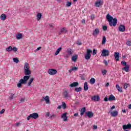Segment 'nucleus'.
Masks as SVG:
<instances>
[{
    "instance_id": "4468645a",
    "label": "nucleus",
    "mask_w": 131,
    "mask_h": 131,
    "mask_svg": "<svg viewBox=\"0 0 131 131\" xmlns=\"http://www.w3.org/2000/svg\"><path fill=\"white\" fill-rule=\"evenodd\" d=\"M119 31H120V32H124L125 31V26L121 25L119 27Z\"/></svg>"
},
{
    "instance_id": "13d9d810",
    "label": "nucleus",
    "mask_w": 131,
    "mask_h": 131,
    "mask_svg": "<svg viewBox=\"0 0 131 131\" xmlns=\"http://www.w3.org/2000/svg\"><path fill=\"white\" fill-rule=\"evenodd\" d=\"M49 116H50V113L49 112L46 113V117H48Z\"/></svg>"
},
{
    "instance_id": "f704fd0d",
    "label": "nucleus",
    "mask_w": 131,
    "mask_h": 131,
    "mask_svg": "<svg viewBox=\"0 0 131 131\" xmlns=\"http://www.w3.org/2000/svg\"><path fill=\"white\" fill-rule=\"evenodd\" d=\"M96 82V79L94 78H92L90 79V83L91 84H94V83H95Z\"/></svg>"
},
{
    "instance_id": "6e6d98bb",
    "label": "nucleus",
    "mask_w": 131,
    "mask_h": 131,
    "mask_svg": "<svg viewBox=\"0 0 131 131\" xmlns=\"http://www.w3.org/2000/svg\"><path fill=\"white\" fill-rule=\"evenodd\" d=\"M65 30H66V29H65V28H63L61 29V32H64Z\"/></svg>"
},
{
    "instance_id": "37998d69",
    "label": "nucleus",
    "mask_w": 131,
    "mask_h": 131,
    "mask_svg": "<svg viewBox=\"0 0 131 131\" xmlns=\"http://www.w3.org/2000/svg\"><path fill=\"white\" fill-rule=\"evenodd\" d=\"M102 73L103 75H105V74H106V73H107V70H104L102 71Z\"/></svg>"
},
{
    "instance_id": "0e129e2a",
    "label": "nucleus",
    "mask_w": 131,
    "mask_h": 131,
    "mask_svg": "<svg viewBox=\"0 0 131 131\" xmlns=\"http://www.w3.org/2000/svg\"><path fill=\"white\" fill-rule=\"evenodd\" d=\"M61 108H62V105H59L58 106V107H57V109H61Z\"/></svg>"
},
{
    "instance_id": "4be33fe9",
    "label": "nucleus",
    "mask_w": 131,
    "mask_h": 131,
    "mask_svg": "<svg viewBox=\"0 0 131 131\" xmlns=\"http://www.w3.org/2000/svg\"><path fill=\"white\" fill-rule=\"evenodd\" d=\"M78 58V56H77V55H73L72 57V61H73V62H76L77 61Z\"/></svg>"
},
{
    "instance_id": "c03bdc74",
    "label": "nucleus",
    "mask_w": 131,
    "mask_h": 131,
    "mask_svg": "<svg viewBox=\"0 0 131 131\" xmlns=\"http://www.w3.org/2000/svg\"><path fill=\"white\" fill-rule=\"evenodd\" d=\"M90 18L91 20H94V19H95V15L92 14L91 16H90Z\"/></svg>"
},
{
    "instance_id": "a19ab883",
    "label": "nucleus",
    "mask_w": 131,
    "mask_h": 131,
    "mask_svg": "<svg viewBox=\"0 0 131 131\" xmlns=\"http://www.w3.org/2000/svg\"><path fill=\"white\" fill-rule=\"evenodd\" d=\"M102 29L104 31H106L108 29V27L106 26H103L102 27Z\"/></svg>"
},
{
    "instance_id": "423d86ee",
    "label": "nucleus",
    "mask_w": 131,
    "mask_h": 131,
    "mask_svg": "<svg viewBox=\"0 0 131 131\" xmlns=\"http://www.w3.org/2000/svg\"><path fill=\"white\" fill-rule=\"evenodd\" d=\"M101 56H102V57H107L109 56V50L103 49L102 50Z\"/></svg>"
},
{
    "instance_id": "5fc2aeb1",
    "label": "nucleus",
    "mask_w": 131,
    "mask_h": 131,
    "mask_svg": "<svg viewBox=\"0 0 131 131\" xmlns=\"http://www.w3.org/2000/svg\"><path fill=\"white\" fill-rule=\"evenodd\" d=\"M108 97H105V98L104 99V101H105V102H108Z\"/></svg>"
},
{
    "instance_id": "8fccbe9b",
    "label": "nucleus",
    "mask_w": 131,
    "mask_h": 131,
    "mask_svg": "<svg viewBox=\"0 0 131 131\" xmlns=\"http://www.w3.org/2000/svg\"><path fill=\"white\" fill-rule=\"evenodd\" d=\"M98 129V126L95 125H93V129L96 130V129Z\"/></svg>"
},
{
    "instance_id": "4d7b16f0",
    "label": "nucleus",
    "mask_w": 131,
    "mask_h": 131,
    "mask_svg": "<svg viewBox=\"0 0 131 131\" xmlns=\"http://www.w3.org/2000/svg\"><path fill=\"white\" fill-rule=\"evenodd\" d=\"M77 45L78 46H81V42H79L78 41H77Z\"/></svg>"
},
{
    "instance_id": "6e6552de",
    "label": "nucleus",
    "mask_w": 131,
    "mask_h": 131,
    "mask_svg": "<svg viewBox=\"0 0 131 131\" xmlns=\"http://www.w3.org/2000/svg\"><path fill=\"white\" fill-rule=\"evenodd\" d=\"M92 101H94V102H99L100 101V96H94L91 97Z\"/></svg>"
},
{
    "instance_id": "680f3d73",
    "label": "nucleus",
    "mask_w": 131,
    "mask_h": 131,
    "mask_svg": "<svg viewBox=\"0 0 131 131\" xmlns=\"http://www.w3.org/2000/svg\"><path fill=\"white\" fill-rule=\"evenodd\" d=\"M81 80H84L85 79L84 78V77L82 76H81Z\"/></svg>"
},
{
    "instance_id": "c756f323",
    "label": "nucleus",
    "mask_w": 131,
    "mask_h": 131,
    "mask_svg": "<svg viewBox=\"0 0 131 131\" xmlns=\"http://www.w3.org/2000/svg\"><path fill=\"white\" fill-rule=\"evenodd\" d=\"M33 80H34V78H31L29 81L28 82V86H30L31 85V83L33 82Z\"/></svg>"
},
{
    "instance_id": "2eb2a0df",
    "label": "nucleus",
    "mask_w": 131,
    "mask_h": 131,
    "mask_svg": "<svg viewBox=\"0 0 131 131\" xmlns=\"http://www.w3.org/2000/svg\"><path fill=\"white\" fill-rule=\"evenodd\" d=\"M115 59L116 61H119V58H120V54H119V52H115Z\"/></svg>"
},
{
    "instance_id": "338daca9",
    "label": "nucleus",
    "mask_w": 131,
    "mask_h": 131,
    "mask_svg": "<svg viewBox=\"0 0 131 131\" xmlns=\"http://www.w3.org/2000/svg\"><path fill=\"white\" fill-rule=\"evenodd\" d=\"M105 86H106V88L109 86V83H108V82H107V83H106Z\"/></svg>"
},
{
    "instance_id": "0eeeda50",
    "label": "nucleus",
    "mask_w": 131,
    "mask_h": 131,
    "mask_svg": "<svg viewBox=\"0 0 131 131\" xmlns=\"http://www.w3.org/2000/svg\"><path fill=\"white\" fill-rule=\"evenodd\" d=\"M57 71L56 69H50L48 70V73L50 75H55L57 73Z\"/></svg>"
},
{
    "instance_id": "7c9ffc66",
    "label": "nucleus",
    "mask_w": 131,
    "mask_h": 131,
    "mask_svg": "<svg viewBox=\"0 0 131 131\" xmlns=\"http://www.w3.org/2000/svg\"><path fill=\"white\" fill-rule=\"evenodd\" d=\"M62 50V48L60 47L59 49H58L55 53V55L57 56V55H59V53H60V52H61V51Z\"/></svg>"
},
{
    "instance_id": "4c0bfd02",
    "label": "nucleus",
    "mask_w": 131,
    "mask_h": 131,
    "mask_svg": "<svg viewBox=\"0 0 131 131\" xmlns=\"http://www.w3.org/2000/svg\"><path fill=\"white\" fill-rule=\"evenodd\" d=\"M13 60L15 63H19V59L17 57L13 58Z\"/></svg>"
},
{
    "instance_id": "20e7f679",
    "label": "nucleus",
    "mask_w": 131,
    "mask_h": 131,
    "mask_svg": "<svg viewBox=\"0 0 131 131\" xmlns=\"http://www.w3.org/2000/svg\"><path fill=\"white\" fill-rule=\"evenodd\" d=\"M62 96L64 99H69L71 98V95L69 94V92L66 90L63 92Z\"/></svg>"
},
{
    "instance_id": "ddd939ff",
    "label": "nucleus",
    "mask_w": 131,
    "mask_h": 131,
    "mask_svg": "<svg viewBox=\"0 0 131 131\" xmlns=\"http://www.w3.org/2000/svg\"><path fill=\"white\" fill-rule=\"evenodd\" d=\"M100 34V30L98 28L95 29L93 32V35L94 36H96V35H98Z\"/></svg>"
},
{
    "instance_id": "c9c22d12",
    "label": "nucleus",
    "mask_w": 131,
    "mask_h": 131,
    "mask_svg": "<svg viewBox=\"0 0 131 131\" xmlns=\"http://www.w3.org/2000/svg\"><path fill=\"white\" fill-rule=\"evenodd\" d=\"M106 43V36H103L102 38V45H105Z\"/></svg>"
},
{
    "instance_id": "72a5a7b5",
    "label": "nucleus",
    "mask_w": 131,
    "mask_h": 131,
    "mask_svg": "<svg viewBox=\"0 0 131 131\" xmlns=\"http://www.w3.org/2000/svg\"><path fill=\"white\" fill-rule=\"evenodd\" d=\"M130 86V84L128 83H125L124 84V90H126L127 88H129Z\"/></svg>"
},
{
    "instance_id": "864d4df0",
    "label": "nucleus",
    "mask_w": 131,
    "mask_h": 131,
    "mask_svg": "<svg viewBox=\"0 0 131 131\" xmlns=\"http://www.w3.org/2000/svg\"><path fill=\"white\" fill-rule=\"evenodd\" d=\"M25 98H21V99H20V102L21 103H23L24 102H25Z\"/></svg>"
},
{
    "instance_id": "774afa93",
    "label": "nucleus",
    "mask_w": 131,
    "mask_h": 131,
    "mask_svg": "<svg viewBox=\"0 0 131 131\" xmlns=\"http://www.w3.org/2000/svg\"><path fill=\"white\" fill-rule=\"evenodd\" d=\"M128 109H131V104L128 105Z\"/></svg>"
},
{
    "instance_id": "473e14b6",
    "label": "nucleus",
    "mask_w": 131,
    "mask_h": 131,
    "mask_svg": "<svg viewBox=\"0 0 131 131\" xmlns=\"http://www.w3.org/2000/svg\"><path fill=\"white\" fill-rule=\"evenodd\" d=\"M23 37V35L22 34L19 33L16 35V39H21Z\"/></svg>"
},
{
    "instance_id": "49530a36",
    "label": "nucleus",
    "mask_w": 131,
    "mask_h": 131,
    "mask_svg": "<svg viewBox=\"0 0 131 131\" xmlns=\"http://www.w3.org/2000/svg\"><path fill=\"white\" fill-rule=\"evenodd\" d=\"M31 118H32L31 114H30L29 116H28L27 119V120H30Z\"/></svg>"
},
{
    "instance_id": "a211bd4d",
    "label": "nucleus",
    "mask_w": 131,
    "mask_h": 131,
    "mask_svg": "<svg viewBox=\"0 0 131 131\" xmlns=\"http://www.w3.org/2000/svg\"><path fill=\"white\" fill-rule=\"evenodd\" d=\"M31 115L33 119H37L38 118V114L37 113H34L31 114Z\"/></svg>"
},
{
    "instance_id": "5701e85b",
    "label": "nucleus",
    "mask_w": 131,
    "mask_h": 131,
    "mask_svg": "<svg viewBox=\"0 0 131 131\" xmlns=\"http://www.w3.org/2000/svg\"><path fill=\"white\" fill-rule=\"evenodd\" d=\"M122 70H124L125 72H128V71H129V65L127 64V66L123 68Z\"/></svg>"
},
{
    "instance_id": "7ed1b4c3",
    "label": "nucleus",
    "mask_w": 131,
    "mask_h": 131,
    "mask_svg": "<svg viewBox=\"0 0 131 131\" xmlns=\"http://www.w3.org/2000/svg\"><path fill=\"white\" fill-rule=\"evenodd\" d=\"M92 53H93V50H91L90 49H87L86 53L85 55V60H90L91 59V54H92Z\"/></svg>"
},
{
    "instance_id": "b1692460",
    "label": "nucleus",
    "mask_w": 131,
    "mask_h": 131,
    "mask_svg": "<svg viewBox=\"0 0 131 131\" xmlns=\"http://www.w3.org/2000/svg\"><path fill=\"white\" fill-rule=\"evenodd\" d=\"M109 101H116V98L115 96H113V95H111L110 97L108 98Z\"/></svg>"
},
{
    "instance_id": "2f4dec72",
    "label": "nucleus",
    "mask_w": 131,
    "mask_h": 131,
    "mask_svg": "<svg viewBox=\"0 0 131 131\" xmlns=\"http://www.w3.org/2000/svg\"><path fill=\"white\" fill-rule=\"evenodd\" d=\"M116 88L117 90H118V92H119L120 93H122V90H121V88H120V86H119V85L117 84L116 85Z\"/></svg>"
},
{
    "instance_id": "412c9836",
    "label": "nucleus",
    "mask_w": 131,
    "mask_h": 131,
    "mask_svg": "<svg viewBox=\"0 0 131 131\" xmlns=\"http://www.w3.org/2000/svg\"><path fill=\"white\" fill-rule=\"evenodd\" d=\"M111 114L113 117H116L117 115H118V112L117 111H114L111 112Z\"/></svg>"
},
{
    "instance_id": "dca6fc26",
    "label": "nucleus",
    "mask_w": 131,
    "mask_h": 131,
    "mask_svg": "<svg viewBox=\"0 0 131 131\" xmlns=\"http://www.w3.org/2000/svg\"><path fill=\"white\" fill-rule=\"evenodd\" d=\"M9 95H10V96L8 97V100L9 101H12V100H13V99L16 98V96L14 94L10 93Z\"/></svg>"
},
{
    "instance_id": "de8ad7c7",
    "label": "nucleus",
    "mask_w": 131,
    "mask_h": 131,
    "mask_svg": "<svg viewBox=\"0 0 131 131\" xmlns=\"http://www.w3.org/2000/svg\"><path fill=\"white\" fill-rule=\"evenodd\" d=\"M126 45H127V46H131V41H127L126 42Z\"/></svg>"
},
{
    "instance_id": "bb28decb",
    "label": "nucleus",
    "mask_w": 131,
    "mask_h": 131,
    "mask_svg": "<svg viewBox=\"0 0 131 131\" xmlns=\"http://www.w3.org/2000/svg\"><path fill=\"white\" fill-rule=\"evenodd\" d=\"M88 90H89V86L88 85V83L85 82L84 83V91L86 92V91H88Z\"/></svg>"
},
{
    "instance_id": "e2e57ef3",
    "label": "nucleus",
    "mask_w": 131,
    "mask_h": 131,
    "mask_svg": "<svg viewBox=\"0 0 131 131\" xmlns=\"http://www.w3.org/2000/svg\"><path fill=\"white\" fill-rule=\"evenodd\" d=\"M49 27L50 28H53V27H54V26H53V25L50 24H49Z\"/></svg>"
},
{
    "instance_id": "ea45409f",
    "label": "nucleus",
    "mask_w": 131,
    "mask_h": 131,
    "mask_svg": "<svg viewBox=\"0 0 131 131\" xmlns=\"http://www.w3.org/2000/svg\"><path fill=\"white\" fill-rule=\"evenodd\" d=\"M72 5V3L70 2H67L66 4V7H70Z\"/></svg>"
},
{
    "instance_id": "c85d7f7f",
    "label": "nucleus",
    "mask_w": 131,
    "mask_h": 131,
    "mask_svg": "<svg viewBox=\"0 0 131 131\" xmlns=\"http://www.w3.org/2000/svg\"><path fill=\"white\" fill-rule=\"evenodd\" d=\"M42 15H41V13H39L37 14V21H39L40 19H41Z\"/></svg>"
},
{
    "instance_id": "09e8293b",
    "label": "nucleus",
    "mask_w": 131,
    "mask_h": 131,
    "mask_svg": "<svg viewBox=\"0 0 131 131\" xmlns=\"http://www.w3.org/2000/svg\"><path fill=\"white\" fill-rule=\"evenodd\" d=\"M96 54H97V50H96V49H93V55H96Z\"/></svg>"
},
{
    "instance_id": "bf43d9fd",
    "label": "nucleus",
    "mask_w": 131,
    "mask_h": 131,
    "mask_svg": "<svg viewBox=\"0 0 131 131\" xmlns=\"http://www.w3.org/2000/svg\"><path fill=\"white\" fill-rule=\"evenodd\" d=\"M20 124H21L20 123L17 122L16 123L15 125H16V126H19V125H20Z\"/></svg>"
},
{
    "instance_id": "e433bc0d",
    "label": "nucleus",
    "mask_w": 131,
    "mask_h": 131,
    "mask_svg": "<svg viewBox=\"0 0 131 131\" xmlns=\"http://www.w3.org/2000/svg\"><path fill=\"white\" fill-rule=\"evenodd\" d=\"M81 87L76 88L75 89V92H77V93H78L79 92H81Z\"/></svg>"
},
{
    "instance_id": "f257e3e1",
    "label": "nucleus",
    "mask_w": 131,
    "mask_h": 131,
    "mask_svg": "<svg viewBox=\"0 0 131 131\" xmlns=\"http://www.w3.org/2000/svg\"><path fill=\"white\" fill-rule=\"evenodd\" d=\"M24 73L26 76H24L23 79L19 80V83H17V88H21L22 84H26L28 80L30 78V74H31V71H30V67L29 64L27 62H25L24 65Z\"/></svg>"
},
{
    "instance_id": "58836bf2",
    "label": "nucleus",
    "mask_w": 131,
    "mask_h": 131,
    "mask_svg": "<svg viewBox=\"0 0 131 131\" xmlns=\"http://www.w3.org/2000/svg\"><path fill=\"white\" fill-rule=\"evenodd\" d=\"M62 106L63 109H64V110H65L66 108H67V106H66V103H65V102H62Z\"/></svg>"
},
{
    "instance_id": "603ef678",
    "label": "nucleus",
    "mask_w": 131,
    "mask_h": 131,
    "mask_svg": "<svg viewBox=\"0 0 131 131\" xmlns=\"http://www.w3.org/2000/svg\"><path fill=\"white\" fill-rule=\"evenodd\" d=\"M113 109H115V106L113 105L111 108V111H110V112H111L112 111V110H113Z\"/></svg>"
},
{
    "instance_id": "052dcab7",
    "label": "nucleus",
    "mask_w": 131,
    "mask_h": 131,
    "mask_svg": "<svg viewBox=\"0 0 131 131\" xmlns=\"http://www.w3.org/2000/svg\"><path fill=\"white\" fill-rule=\"evenodd\" d=\"M81 23H82L83 24H85V20L82 19L81 21Z\"/></svg>"
},
{
    "instance_id": "39448f33",
    "label": "nucleus",
    "mask_w": 131,
    "mask_h": 131,
    "mask_svg": "<svg viewBox=\"0 0 131 131\" xmlns=\"http://www.w3.org/2000/svg\"><path fill=\"white\" fill-rule=\"evenodd\" d=\"M6 51H7V52H12V51H13V52H17V51H18V48L16 47H12V46H9L8 47H7L6 49Z\"/></svg>"
},
{
    "instance_id": "f3484780",
    "label": "nucleus",
    "mask_w": 131,
    "mask_h": 131,
    "mask_svg": "<svg viewBox=\"0 0 131 131\" xmlns=\"http://www.w3.org/2000/svg\"><path fill=\"white\" fill-rule=\"evenodd\" d=\"M131 128V124H128L127 125H123V129H130Z\"/></svg>"
},
{
    "instance_id": "79ce46f5",
    "label": "nucleus",
    "mask_w": 131,
    "mask_h": 131,
    "mask_svg": "<svg viewBox=\"0 0 131 131\" xmlns=\"http://www.w3.org/2000/svg\"><path fill=\"white\" fill-rule=\"evenodd\" d=\"M121 64H122L123 66H125V67L127 66V64H126V62L125 61H121Z\"/></svg>"
},
{
    "instance_id": "f03ea898",
    "label": "nucleus",
    "mask_w": 131,
    "mask_h": 131,
    "mask_svg": "<svg viewBox=\"0 0 131 131\" xmlns=\"http://www.w3.org/2000/svg\"><path fill=\"white\" fill-rule=\"evenodd\" d=\"M106 19L110 23V25L111 26H114L115 27L116 25H117V18H113V17L111 16L110 14H107L106 15Z\"/></svg>"
},
{
    "instance_id": "6ab92c4d",
    "label": "nucleus",
    "mask_w": 131,
    "mask_h": 131,
    "mask_svg": "<svg viewBox=\"0 0 131 131\" xmlns=\"http://www.w3.org/2000/svg\"><path fill=\"white\" fill-rule=\"evenodd\" d=\"M79 83L77 82H73V83H71L70 84V88H75L76 86H78Z\"/></svg>"
},
{
    "instance_id": "cd10ccee",
    "label": "nucleus",
    "mask_w": 131,
    "mask_h": 131,
    "mask_svg": "<svg viewBox=\"0 0 131 131\" xmlns=\"http://www.w3.org/2000/svg\"><path fill=\"white\" fill-rule=\"evenodd\" d=\"M77 69H78V68L75 67L74 68H72L71 69L69 70V72L70 73H71L72 72V71H76V70H77Z\"/></svg>"
},
{
    "instance_id": "aec40b11",
    "label": "nucleus",
    "mask_w": 131,
    "mask_h": 131,
    "mask_svg": "<svg viewBox=\"0 0 131 131\" xmlns=\"http://www.w3.org/2000/svg\"><path fill=\"white\" fill-rule=\"evenodd\" d=\"M85 111H86V108L85 107H82L81 109V111H80L81 116H82V115H83V114H84V113H85Z\"/></svg>"
},
{
    "instance_id": "a878e982",
    "label": "nucleus",
    "mask_w": 131,
    "mask_h": 131,
    "mask_svg": "<svg viewBox=\"0 0 131 131\" xmlns=\"http://www.w3.org/2000/svg\"><path fill=\"white\" fill-rule=\"evenodd\" d=\"M0 18L1 20H2L3 21H5V20L7 19V15H6V14H2L0 16Z\"/></svg>"
},
{
    "instance_id": "9b49d317",
    "label": "nucleus",
    "mask_w": 131,
    "mask_h": 131,
    "mask_svg": "<svg viewBox=\"0 0 131 131\" xmlns=\"http://www.w3.org/2000/svg\"><path fill=\"white\" fill-rule=\"evenodd\" d=\"M45 101L46 104H49L50 103V98H49V96H46V97H43V99H41V102L42 101Z\"/></svg>"
},
{
    "instance_id": "f8f14e48",
    "label": "nucleus",
    "mask_w": 131,
    "mask_h": 131,
    "mask_svg": "<svg viewBox=\"0 0 131 131\" xmlns=\"http://www.w3.org/2000/svg\"><path fill=\"white\" fill-rule=\"evenodd\" d=\"M61 118L63 119V121H68L69 119H68V117H67V113H65L63 114L61 116Z\"/></svg>"
},
{
    "instance_id": "393cba45",
    "label": "nucleus",
    "mask_w": 131,
    "mask_h": 131,
    "mask_svg": "<svg viewBox=\"0 0 131 131\" xmlns=\"http://www.w3.org/2000/svg\"><path fill=\"white\" fill-rule=\"evenodd\" d=\"M67 53L70 56L73 54V50L70 48H69L67 50Z\"/></svg>"
},
{
    "instance_id": "9d476101",
    "label": "nucleus",
    "mask_w": 131,
    "mask_h": 131,
    "mask_svg": "<svg viewBox=\"0 0 131 131\" xmlns=\"http://www.w3.org/2000/svg\"><path fill=\"white\" fill-rule=\"evenodd\" d=\"M103 5V1L102 0H97L95 4V6L99 7L100 6Z\"/></svg>"
},
{
    "instance_id": "a18cd8bd",
    "label": "nucleus",
    "mask_w": 131,
    "mask_h": 131,
    "mask_svg": "<svg viewBox=\"0 0 131 131\" xmlns=\"http://www.w3.org/2000/svg\"><path fill=\"white\" fill-rule=\"evenodd\" d=\"M104 64H105V66H108V62H107V60H104L103 61Z\"/></svg>"
},
{
    "instance_id": "3c124183",
    "label": "nucleus",
    "mask_w": 131,
    "mask_h": 131,
    "mask_svg": "<svg viewBox=\"0 0 131 131\" xmlns=\"http://www.w3.org/2000/svg\"><path fill=\"white\" fill-rule=\"evenodd\" d=\"M5 111L6 110L5 109H3L1 112H0V114H3V113H5Z\"/></svg>"
},
{
    "instance_id": "1a4fd4ad",
    "label": "nucleus",
    "mask_w": 131,
    "mask_h": 131,
    "mask_svg": "<svg viewBox=\"0 0 131 131\" xmlns=\"http://www.w3.org/2000/svg\"><path fill=\"white\" fill-rule=\"evenodd\" d=\"M85 116H87L88 118H92L94 116V113H92L91 111L86 112L85 113Z\"/></svg>"
},
{
    "instance_id": "69168bd1",
    "label": "nucleus",
    "mask_w": 131,
    "mask_h": 131,
    "mask_svg": "<svg viewBox=\"0 0 131 131\" xmlns=\"http://www.w3.org/2000/svg\"><path fill=\"white\" fill-rule=\"evenodd\" d=\"M122 59H125V58H126V56L124 55L122 56Z\"/></svg>"
}]
</instances>
